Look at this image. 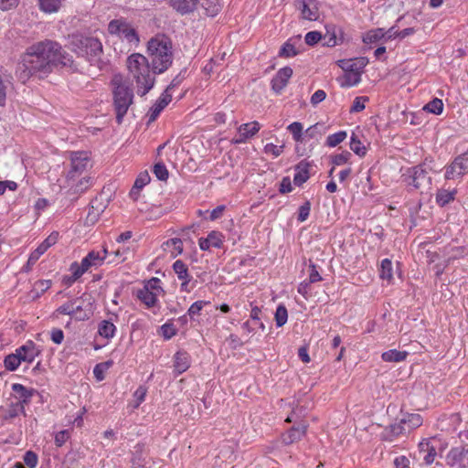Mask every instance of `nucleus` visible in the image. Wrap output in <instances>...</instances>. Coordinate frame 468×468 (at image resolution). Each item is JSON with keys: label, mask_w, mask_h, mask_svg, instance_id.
Instances as JSON below:
<instances>
[{"label": "nucleus", "mask_w": 468, "mask_h": 468, "mask_svg": "<svg viewBox=\"0 0 468 468\" xmlns=\"http://www.w3.org/2000/svg\"><path fill=\"white\" fill-rule=\"evenodd\" d=\"M57 65L76 68L72 57L62 50L58 43L46 39L31 45L21 56L17 66L18 77L23 82L32 76L44 78Z\"/></svg>", "instance_id": "f257e3e1"}, {"label": "nucleus", "mask_w": 468, "mask_h": 468, "mask_svg": "<svg viewBox=\"0 0 468 468\" xmlns=\"http://www.w3.org/2000/svg\"><path fill=\"white\" fill-rule=\"evenodd\" d=\"M127 67L130 74L136 83L137 94L144 96L154 85V77L150 72L148 59L134 53L128 57Z\"/></svg>", "instance_id": "f03ea898"}, {"label": "nucleus", "mask_w": 468, "mask_h": 468, "mask_svg": "<svg viewBox=\"0 0 468 468\" xmlns=\"http://www.w3.org/2000/svg\"><path fill=\"white\" fill-rule=\"evenodd\" d=\"M147 51L154 74L163 73L171 66L173 62L172 44L167 38H152L148 42Z\"/></svg>", "instance_id": "7ed1b4c3"}, {"label": "nucleus", "mask_w": 468, "mask_h": 468, "mask_svg": "<svg viewBox=\"0 0 468 468\" xmlns=\"http://www.w3.org/2000/svg\"><path fill=\"white\" fill-rule=\"evenodd\" d=\"M74 51L87 58L90 65L102 69L104 63L101 59L103 53L101 41L93 37L77 36L72 41Z\"/></svg>", "instance_id": "20e7f679"}, {"label": "nucleus", "mask_w": 468, "mask_h": 468, "mask_svg": "<svg viewBox=\"0 0 468 468\" xmlns=\"http://www.w3.org/2000/svg\"><path fill=\"white\" fill-rule=\"evenodd\" d=\"M112 84L114 86L113 104L116 112V121L120 124L133 103V93L128 84L122 82L121 76H114Z\"/></svg>", "instance_id": "39448f33"}, {"label": "nucleus", "mask_w": 468, "mask_h": 468, "mask_svg": "<svg viewBox=\"0 0 468 468\" xmlns=\"http://www.w3.org/2000/svg\"><path fill=\"white\" fill-rule=\"evenodd\" d=\"M424 165L425 164H421L409 168L402 176L404 182L415 189L421 191L429 189L431 185V177L428 175Z\"/></svg>", "instance_id": "423d86ee"}, {"label": "nucleus", "mask_w": 468, "mask_h": 468, "mask_svg": "<svg viewBox=\"0 0 468 468\" xmlns=\"http://www.w3.org/2000/svg\"><path fill=\"white\" fill-rule=\"evenodd\" d=\"M71 168L68 173V180L75 181L90 165V154L88 152H73L70 154Z\"/></svg>", "instance_id": "0eeeda50"}, {"label": "nucleus", "mask_w": 468, "mask_h": 468, "mask_svg": "<svg viewBox=\"0 0 468 468\" xmlns=\"http://www.w3.org/2000/svg\"><path fill=\"white\" fill-rule=\"evenodd\" d=\"M468 173V152L458 155L450 165L446 167L445 179L452 180Z\"/></svg>", "instance_id": "6e6552de"}, {"label": "nucleus", "mask_w": 468, "mask_h": 468, "mask_svg": "<svg viewBox=\"0 0 468 468\" xmlns=\"http://www.w3.org/2000/svg\"><path fill=\"white\" fill-rule=\"evenodd\" d=\"M295 7L300 11L301 17L309 21L319 18V6L316 0H294Z\"/></svg>", "instance_id": "1a4fd4ad"}, {"label": "nucleus", "mask_w": 468, "mask_h": 468, "mask_svg": "<svg viewBox=\"0 0 468 468\" xmlns=\"http://www.w3.org/2000/svg\"><path fill=\"white\" fill-rule=\"evenodd\" d=\"M108 30L111 34L122 35L130 42L138 40L135 30L124 20L115 19L109 23Z\"/></svg>", "instance_id": "9d476101"}, {"label": "nucleus", "mask_w": 468, "mask_h": 468, "mask_svg": "<svg viewBox=\"0 0 468 468\" xmlns=\"http://www.w3.org/2000/svg\"><path fill=\"white\" fill-rule=\"evenodd\" d=\"M368 64V59L366 57H358L349 59H339L337 65L348 73L362 74L364 69Z\"/></svg>", "instance_id": "9b49d317"}, {"label": "nucleus", "mask_w": 468, "mask_h": 468, "mask_svg": "<svg viewBox=\"0 0 468 468\" xmlns=\"http://www.w3.org/2000/svg\"><path fill=\"white\" fill-rule=\"evenodd\" d=\"M447 463L452 467L468 468V448H452L447 454Z\"/></svg>", "instance_id": "f8f14e48"}, {"label": "nucleus", "mask_w": 468, "mask_h": 468, "mask_svg": "<svg viewBox=\"0 0 468 468\" xmlns=\"http://www.w3.org/2000/svg\"><path fill=\"white\" fill-rule=\"evenodd\" d=\"M58 239V232H52L29 256L27 266L34 265L39 257L44 254L48 248L56 244Z\"/></svg>", "instance_id": "ddd939ff"}, {"label": "nucleus", "mask_w": 468, "mask_h": 468, "mask_svg": "<svg viewBox=\"0 0 468 468\" xmlns=\"http://www.w3.org/2000/svg\"><path fill=\"white\" fill-rule=\"evenodd\" d=\"M292 75V69L290 67L281 69L271 80V88L274 92L281 93V91L287 85L290 78Z\"/></svg>", "instance_id": "4468645a"}, {"label": "nucleus", "mask_w": 468, "mask_h": 468, "mask_svg": "<svg viewBox=\"0 0 468 468\" xmlns=\"http://www.w3.org/2000/svg\"><path fill=\"white\" fill-rule=\"evenodd\" d=\"M436 454V448L428 440H423L419 443L418 459L422 460L426 465L434 462Z\"/></svg>", "instance_id": "2eb2a0df"}, {"label": "nucleus", "mask_w": 468, "mask_h": 468, "mask_svg": "<svg viewBox=\"0 0 468 468\" xmlns=\"http://www.w3.org/2000/svg\"><path fill=\"white\" fill-rule=\"evenodd\" d=\"M308 425L305 422L301 423L297 427H292L287 432L282 434V442L289 445L300 441L306 433Z\"/></svg>", "instance_id": "dca6fc26"}, {"label": "nucleus", "mask_w": 468, "mask_h": 468, "mask_svg": "<svg viewBox=\"0 0 468 468\" xmlns=\"http://www.w3.org/2000/svg\"><path fill=\"white\" fill-rule=\"evenodd\" d=\"M108 255V250L103 248L101 251L91 250L82 259L81 264L88 270L91 267L101 266Z\"/></svg>", "instance_id": "f3484780"}, {"label": "nucleus", "mask_w": 468, "mask_h": 468, "mask_svg": "<svg viewBox=\"0 0 468 468\" xmlns=\"http://www.w3.org/2000/svg\"><path fill=\"white\" fill-rule=\"evenodd\" d=\"M22 362L32 363L40 354V349L33 341H27L25 345L17 348Z\"/></svg>", "instance_id": "a211bd4d"}, {"label": "nucleus", "mask_w": 468, "mask_h": 468, "mask_svg": "<svg viewBox=\"0 0 468 468\" xmlns=\"http://www.w3.org/2000/svg\"><path fill=\"white\" fill-rule=\"evenodd\" d=\"M173 270L177 278L182 281L181 291L188 292L187 285L191 281V275L188 272L187 266L182 261L177 260L173 264Z\"/></svg>", "instance_id": "6ab92c4d"}, {"label": "nucleus", "mask_w": 468, "mask_h": 468, "mask_svg": "<svg viewBox=\"0 0 468 468\" xmlns=\"http://www.w3.org/2000/svg\"><path fill=\"white\" fill-rule=\"evenodd\" d=\"M12 389L18 395L19 400L16 404L23 405L24 408L30 402L31 398L37 393L34 388H27L18 383L13 384Z\"/></svg>", "instance_id": "aec40b11"}, {"label": "nucleus", "mask_w": 468, "mask_h": 468, "mask_svg": "<svg viewBox=\"0 0 468 468\" xmlns=\"http://www.w3.org/2000/svg\"><path fill=\"white\" fill-rule=\"evenodd\" d=\"M172 95L168 92H163L158 101L151 107L149 111V121H154L165 106L171 101Z\"/></svg>", "instance_id": "412c9836"}, {"label": "nucleus", "mask_w": 468, "mask_h": 468, "mask_svg": "<svg viewBox=\"0 0 468 468\" xmlns=\"http://www.w3.org/2000/svg\"><path fill=\"white\" fill-rule=\"evenodd\" d=\"M190 367V356L185 351H178L174 356V370L177 375L186 371Z\"/></svg>", "instance_id": "4be33fe9"}, {"label": "nucleus", "mask_w": 468, "mask_h": 468, "mask_svg": "<svg viewBox=\"0 0 468 468\" xmlns=\"http://www.w3.org/2000/svg\"><path fill=\"white\" fill-rule=\"evenodd\" d=\"M80 299V303L73 305V314H71L76 320L84 321L88 320L92 314L91 304L87 303L84 304V300Z\"/></svg>", "instance_id": "5701e85b"}, {"label": "nucleus", "mask_w": 468, "mask_h": 468, "mask_svg": "<svg viewBox=\"0 0 468 468\" xmlns=\"http://www.w3.org/2000/svg\"><path fill=\"white\" fill-rule=\"evenodd\" d=\"M309 167L310 164L306 162L305 160L301 161L296 166H295V175L293 177V183L296 186H302L303 183H305L310 176H309Z\"/></svg>", "instance_id": "b1692460"}, {"label": "nucleus", "mask_w": 468, "mask_h": 468, "mask_svg": "<svg viewBox=\"0 0 468 468\" xmlns=\"http://www.w3.org/2000/svg\"><path fill=\"white\" fill-rule=\"evenodd\" d=\"M406 432V427H404L401 420L398 423L390 424L381 433L382 440L392 441L394 438Z\"/></svg>", "instance_id": "393cba45"}, {"label": "nucleus", "mask_w": 468, "mask_h": 468, "mask_svg": "<svg viewBox=\"0 0 468 468\" xmlns=\"http://www.w3.org/2000/svg\"><path fill=\"white\" fill-rule=\"evenodd\" d=\"M145 444L144 443H137L133 451L132 452V463L133 468H141L144 466L145 463Z\"/></svg>", "instance_id": "a878e982"}, {"label": "nucleus", "mask_w": 468, "mask_h": 468, "mask_svg": "<svg viewBox=\"0 0 468 468\" xmlns=\"http://www.w3.org/2000/svg\"><path fill=\"white\" fill-rule=\"evenodd\" d=\"M163 249L166 251H168L172 258H176L179 254L183 252V242L178 238H173L162 245Z\"/></svg>", "instance_id": "bb28decb"}, {"label": "nucleus", "mask_w": 468, "mask_h": 468, "mask_svg": "<svg viewBox=\"0 0 468 468\" xmlns=\"http://www.w3.org/2000/svg\"><path fill=\"white\" fill-rule=\"evenodd\" d=\"M172 6L181 14H187L197 7L198 0H170Z\"/></svg>", "instance_id": "cd10ccee"}, {"label": "nucleus", "mask_w": 468, "mask_h": 468, "mask_svg": "<svg viewBox=\"0 0 468 468\" xmlns=\"http://www.w3.org/2000/svg\"><path fill=\"white\" fill-rule=\"evenodd\" d=\"M136 296L148 308L154 307L157 303L156 292H148L147 288H142L137 291Z\"/></svg>", "instance_id": "c85d7f7f"}, {"label": "nucleus", "mask_w": 468, "mask_h": 468, "mask_svg": "<svg viewBox=\"0 0 468 468\" xmlns=\"http://www.w3.org/2000/svg\"><path fill=\"white\" fill-rule=\"evenodd\" d=\"M201 8L206 16L213 17L220 11L221 5L219 0H202Z\"/></svg>", "instance_id": "c756f323"}, {"label": "nucleus", "mask_w": 468, "mask_h": 468, "mask_svg": "<svg viewBox=\"0 0 468 468\" xmlns=\"http://www.w3.org/2000/svg\"><path fill=\"white\" fill-rule=\"evenodd\" d=\"M404 425L407 426L406 431H410L413 429L420 427L422 424V417L417 413L407 414L400 420Z\"/></svg>", "instance_id": "7c9ffc66"}, {"label": "nucleus", "mask_w": 468, "mask_h": 468, "mask_svg": "<svg viewBox=\"0 0 468 468\" xmlns=\"http://www.w3.org/2000/svg\"><path fill=\"white\" fill-rule=\"evenodd\" d=\"M408 355L409 353L407 351L390 349L382 353L381 358L386 362H401L407 358Z\"/></svg>", "instance_id": "2f4dec72"}, {"label": "nucleus", "mask_w": 468, "mask_h": 468, "mask_svg": "<svg viewBox=\"0 0 468 468\" xmlns=\"http://www.w3.org/2000/svg\"><path fill=\"white\" fill-rule=\"evenodd\" d=\"M116 326L112 321L103 320L99 324V335L104 338H112L114 336Z\"/></svg>", "instance_id": "473e14b6"}, {"label": "nucleus", "mask_w": 468, "mask_h": 468, "mask_svg": "<svg viewBox=\"0 0 468 468\" xmlns=\"http://www.w3.org/2000/svg\"><path fill=\"white\" fill-rule=\"evenodd\" d=\"M385 37L386 34L383 28H375L365 33L362 39L365 44H374Z\"/></svg>", "instance_id": "72a5a7b5"}, {"label": "nucleus", "mask_w": 468, "mask_h": 468, "mask_svg": "<svg viewBox=\"0 0 468 468\" xmlns=\"http://www.w3.org/2000/svg\"><path fill=\"white\" fill-rule=\"evenodd\" d=\"M22 360L20 359V355L18 350L16 349L15 353L9 354L5 357L4 365L5 367L9 371H15L20 366Z\"/></svg>", "instance_id": "f704fd0d"}, {"label": "nucleus", "mask_w": 468, "mask_h": 468, "mask_svg": "<svg viewBox=\"0 0 468 468\" xmlns=\"http://www.w3.org/2000/svg\"><path fill=\"white\" fill-rule=\"evenodd\" d=\"M455 194L456 190L440 189L436 194V201L441 207H443L454 199Z\"/></svg>", "instance_id": "c9c22d12"}, {"label": "nucleus", "mask_w": 468, "mask_h": 468, "mask_svg": "<svg viewBox=\"0 0 468 468\" xmlns=\"http://www.w3.org/2000/svg\"><path fill=\"white\" fill-rule=\"evenodd\" d=\"M261 129V124L254 121L249 123L241 124L239 128V132H242V134H245L246 137L251 138L255 135Z\"/></svg>", "instance_id": "e433bc0d"}, {"label": "nucleus", "mask_w": 468, "mask_h": 468, "mask_svg": "<svg viewBox=\"0 0 468 468\" xmlns=\"http://www.w3.org/2000/svg\"><path fill=\"white\" fill-rule=\"evenodd\" d=\"M64 0H39L40 9L46 13L57 12Z\"/></svg>", "instance_id": "4c0bfd02"}, {"label": "nucleus", "mask_w": 468, "mask_h": 468, "mask_svg": "<svg viewBox=\"0 0 468 468\" xmlns=\"http://www.w3.org/2000/svg\"><path fill=\"white\" fill-rule=\"evenodd\" d=\"M468 253L465 247H454L446 250L447 262L464 257Z\"/></svg>", "instance_id": "58836bf2"}, {"label": "nucleus", "mask_w": 468, "mask_h": 468, "mask_svg": "<svg viewBox=\"0 0 468 468\" xmlns=\"http://www.w3.org/2000/svg\"><path fill=\"white\" fill-rule=\"evenodd\" d=\"M379 276L382 280H387L388 282H390L392 280L393 272H392V262L390 260L384 259L381 261Z\"/></svg>", "instance_id": "ea45409f"}, {"label": "nucleus", "mask_w": 468, "mask_h": 468, "mask_svg": "<svg viewBox=\"0 0 468 468\" xmlns=\"http://www.w3.org/2000/svg\"><path fill=\"white\" fill-rule=\"evenodd\" d=\"M150 182V176L147 172L141 173L136 178L133 187L131 191V196H133L138 193L140 189H142L144 186H146Z\"/></svg>", "instance_id": "a19ab883"}, {"label": "nucleus", "mask_w": 468, "mask_h": 468, "mask_svg": "<svg viewBox=\"0 0 468 468\" xmlns=\"http://www.w3.org/2000/svg\"><path fill=\"white\" fill-rule=\"evenodd\" d=\"M70 271L72 272V276L68 278V282L71 283L75 281H77L83 273H85L87 271H89L87 268H84V266L78 262H73L70 265Z\"/></svg>", "instance_id": "79ce46f5"}, {"label": "nucleus", "mask_w": 468, "mask_h": 468, "mask_svg": "<svg viewBox=\"0 0 468 468\" xmlns=\"http://www.w3.org/2000/svg\"><path fill=\"white\" fill-rule=\"evenodd\" d=\"M360 81H361L360 74L345 72L341 86L342 87H352V86L357 85Z\"/></svg>", "instance_id": "37998d69"}, {"label": "nucleus", "mask_w": 468, "mask_h": 468, "mask_svg": "<svg viewBox=\"0 0 468 468\" xmlns=\"http://www.w3.org/2000/svg\"><path fill=\"white\" fill-rule=\"evenodd\" d=\"M423 110L437 115L441 114L443 110L442 101L437 98L433 99L424 106Z\"/></svg>", "instance_id": "c03bdc74"}, {"label": "nucleus", "mask_w": 468, "mask_h": 468, "mask_svg": "<svg viewBox=\"0 0 468 468\" xmlns=\"http://www.w3.org/2000/svg\"><path fill=\"white\" fill-rule=\"evenodd\" d=\"M288 131L292 133L294 141L301 142L303 139V126L299 122H293L287 127Z\"/></svg>", "instance_id": "a18cd8bd"}, {"label": "nucleus", "mask_w": 468, "mask_h": 468, "mask_svg": "<svg viewBox=\"0 0 468 468\" xmlns=\"http://www.w3.org/2000/svg\"><path fill=\"white\" fill-rule=\"evenodd\" d=\"M350 148L356 154L359 156H364L367 154L366 147L362 144V143L357 139V137L354 133L351 137Z\"/></svg>", "instance_id": "49530a36"}, {"label": "nucleus", "mask_w": 468, "mask_h": 468, "mask_svg": "<svg viewBox=\"0 0 468 468\" xmlns=\"http://www.w3.org/2000/svg\"><path fill=\"white\" fill-rule=\"evenodd\" d=\"M346 138V133L340 131L334 134H331L326 139V144L330 147H335L342 143Z\"/></svg>", "instance_id": "de8ad7c7"}, {"label": "nucleus", "mask_w": 468, "mask_h": 468, "mask_svg": "<svg viewBox=\"0 0 468 468\" xmlns=\"http://www.w3.org/2000/svg\"><path fill=\"white\" fill-rule=\"evenodd\" d=\"M288 313L283 305H279L275 312V322L278 327L282 326L287 322Z\"/></svg>", "instance_id": "09e8293b"}, {"label": "nucleus", "mask_w": 468, "mask_h": 468, "mask_svg": "<svg viewBox=\"0 0 468 468\" xmlns=\"http://www.w3.org/2000/svg\"><path fill=\"white\" fill-rule=\"evenodd\" d=\"M208 243L212 245L214 248H221L223 244L224 236L221 232L218 231H211L207 235Z\"/></svg>", "instance_id": "8fccbe9b"}, {"label": "nucleus", "mask_w": 468, "mask_h": 468, "mask_svg": "<svg viewBox=\"0 0 468 468\" xmlns=\"http://www.w3.org/2000/svg\"><path fill=\"white\" fill-rule=\"evenodd\" d=\"M154 174L161 181H166L169 176L168 170L166 169L165 165L161 162L156 163L154 165Z\"/></svg>", "instance_id": "3c124183"}, {"label": "nucleus", "mask_w": 468, "mask_h": 468, "mask_svg": "<svg viewBox=\"0 0 468 468\" xmlns=\"http://www.w3.org/2000/svg\"><path fill=\"white\" fill-rule=\"evenodd\" d=\"M297 54L298 51L295 49L294 46L291 44L289 41L284 43L279 51V56L282 58H291L296 56Z\"/></svg>", "instance_id": "603ef678"}, {"label": "nucleus", "mask_w": 468, "mask_h": 468, "mask_svg": "<svg viewBox=\"0 0 468 468\" xmlns=\"http://www.w3.org/2000/svg\"><path fill=\"white\" fill-rule=\"evenodd\" d=\"M20 413H23L24 415L26 414L23 405H17L16 403L11 404L10 408L6 411L5 419H14L17 417Z\"/></svg>", "instance_id": "864d4df0"}, {"label": "nucleus", "mask_w": 468, "mask_h": 468, "mask_svg": "<svg viewBox=\"0 0 468 468\" xmlns=\"http://www.w3.org/2000/svg\"><path fill=\"white\" fill-rule=\"evenodd\" d=\"M80 303V299H75V300L69 301V302L62 304L61 306H59L56 312L60 314H68V315L71 316V314H73V305H75L76 303Z\"/></svg>", "instance_id": "5fc2aeb1"}, {"label": "nucleus", "mask_w": 468, "mask_h": 468, "mask_svg": "<svg viewBox=\"0 0 468 468\" xmlns=\"http://www.w3.org/2000/svg\"><path fill=\"white\" fill-rule=\"evenodd\" d=\"M209 302L206 301H197L194 303L191 304L189 307L187 314L190 317H193L194 315L199 314L200 311L203 309V307L207 304H208Z\"/></svg>", "instance_id": "6e6d98bb"}, {"label": "nucleus", "mask_w": 468, "mask_h": 468, "mask_svg": "<svg viewBox=\"0 0 468 468\" xmlns=\"http://www.w3.org/2000/svg\"><path fill=\"white\" fill-rule=\"evenodd\" d=\"M162 335L165 339H170L176 335V329L173 324L166 323L161 326Z\"/></svg>", "instance_id": "4d7b16f0"}, {"label": "nucleus", "mask_w": 468, "mask_h": 468, "mask_svg": "<svg viewBox=\"0 0 468 468\" xmlns=\"http://www.w3.org/2000/svg\"><path fill=\"white\" fill-rule=\"evenodd\" d=\"M322 38V35L318 31H310L305 35V43L309 46H314L318 43Z\"/></svg>", "instance_id": "13d9d810"}, {"label": "nucleus", "mask_w": 468, "mask_h": 468, "mask_svg": "<svg viewBox=\"0 0 468 468\" xmlns=\"http://www.w3.org/2000/svg\"><path fill=\"white\" fill-rule=\"evenodd\" d=\"M310 210H311V204L309 201H306L303 205H302L299 207L298 220L300 222L305 221L309 217Z\"/></svg>", "instance_id": "bf43d9fd"}, {"label": "nucleus", "mask_w": 468, "mask_h": 468, "mask_svg": "<svg viewBox=\"0 0 468 468\" xmlns=\"http://www.w3.org/2000/svg\"><path fill=\"white\" fill-rule=\"evenodd\" d=\"M23 460L29 468H35L37 464V455L31 451L25 453Z\"/></svg>", "instance_id": "052dcab7"}, {"label": "nucleus", "mask_w": 468, "mask_h": 468, "mask_svg": "<svg viewBox=\"0 0 468 468\" xmlns=\"http://www.w3.org/2000/svg\"><path fill=\"white\" fill-rule=\"evenodd\" d=\"M144 288H147L148 292H156L157 294L163 292V289L160 286V280L158 278H152L149 280Z\"/></svg>", "instance_id": "680f3d73"}, {"label": "nucleus", "mask_w": 468, "mask_h": 468, "mask_svg": "<svg viewBox=\"0 0 468 468\" xmlns=\"http://www.w3.org/2000/svg\"><path fill=\"white\" fill-rule=\"evenodd\" d=\"M368 101L367 97H356L354 100L353 105L350 109L351 112H359L365 109L364 102Z\"/></svg>", "instance_id": "e2e57ef3"}, {"label": "nucleus", "mask_w": 468, "mask_h": 468, "mask_svg": "<svg viewBox=\"0 0 468 468\" xmlns=\"http://www.w3.org/2000/svg\"><path fill=\"white\" fill-rule=\"evenodd\" d=\"M351 157V154L348 151H345L341 154H335L333 156V164L335 165H341L349 160Z\"/></svg>", "instance_id": "0e129e2a"}, {"label": "nucleus", "mask_w": 468, "mask_h": 468, "mask_svg": "<svg viewBox=\"0 0 468 468\" xmlns=\"http://www.w3.org/2000/svg\"><path fill=\"white\" fill-rule=\"evenodd\" d=\"M284 145L277 146L273 144H267L264 147L266 154H271L275 157H278L283 152Z\"/></svg>", "instance_id": "69168bd1"}, {"label": "nucleus", "mask_w": 468, "mask_h": 468, "mask_svg": "<svg viewBox=\"0 0 468 468\" xmlns=\"http://www.w3.org/2000/svg\"><path fill=\"white\" fill-rule=\"evenodd\" d=\"M147 389L146 388L140 386L135 392L133 393V397L136 399V404L134 408H138L139 405L144 400L146 396Z\"/></svg>", "instance_id": "338daca9"}, {"label": "nucleus", "mask_w": 468, "mask_h": 468, "mask_svg": "<svg viewBox=\"0 0 468 468\" xmlns=\"http://www.w3.org/2000/svg\"><path fill=\"white\" fill-rule=\"evenodd\" d=\"M69 438V433L67 430L60 431L55 435V444L61 447Z\"/></svg>", "instance_id": "774afa93"}]
</instances>
